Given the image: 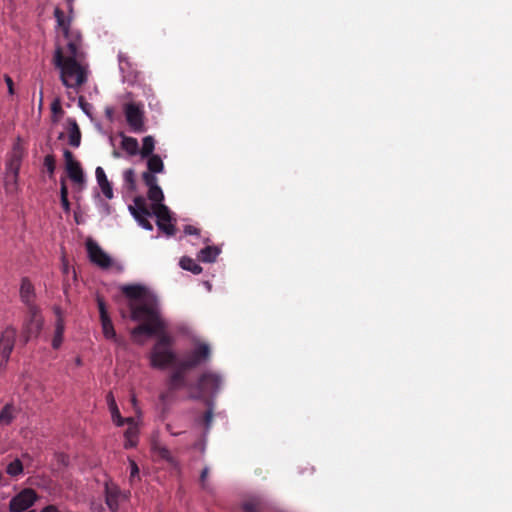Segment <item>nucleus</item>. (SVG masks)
Masks as SVG:
<instances>
[{
  "label": "nucleus",
  "instance_id": "nucleus-5",
  "mask_svg": "<svg viewBox=\"0 0 512 512\" xmlns=\"http://www.w3.org/2000/svg\"><path fill=\"white\" fill-rule=\"evenodd\" d=\"M222 384V377L213 371H206L202 373L196 384L195 389L197 393L191 395L192 399H211L214 398L220 390Z\"/></svg>",
  "mask_w": 512,
  "mask_h": 512
},
{
  "label": "nucleus",
  "instance_id": "nucleus-38",
  "mask_svg": "<svg viewBox=\"0 0 512 512\" xmlns=\"http://www.w3.org/2000/svg\"><path fill=\"white\" fill-rule=\"evenodd\" d=\"M97 305L99 309L100 319L109 318L106 304L102 297L97 296Z\"/></svg>",
  "mask_w": 512,
  "mask_h": 512
},
{
  "label": "nucleus",
  "instance_id": "nucleus-49",
  "mask_svg": "<svg viewBox=\"0 0 512 512\" xmlns=\"http://www.w3.org/2000/svg\"><path fill=\"white\" fill-rule=\"evenodd\" d=\"M67 1V8L69 10L70 13H72L73 11V0H66Z\"/></svg>",
  "mask_w": 512,
  "mask_h": 512
},
{
  "label": "nucleus",
  "instance_id": "nucleus-28",
  "mask_svg": "<svg viewBox=\"0 0 512 512\" xmlns=\"http://www.w3.org/2000/svg\"><path fill=\"white\" fill-rule=\"evenodd\" d=\"M180 266L182 269L192 272L198 275L202 272V267L195 262L192 258L182 257L180 260Z\"/></svg>",
  "mask_w": 512,
  "mask_h": 512
},
{
  "label": "nucleus",
  "instance_id": "nucleus-41",
  "mask_svg": "<svg viewBox=\"0 0 512 512\" xmlns=\"http://www.w3.org/2000/svg\"><path fill=\"white\" fill-rule=\"evenodd\" d=\"M208 475H209V468L205 467L201 471V474H200V484H201L203 489H207L206 480H207Z\"/></svg>",
  "mask_w": 512,
  "mask_h": 512
},
{
  "label": "nucleus",
  "instance_id": "nucleus-43",
  "mask_svg": "<svg viewBox=\"0 0 512 512\" xmlns=\"http://www.w3.org/2000/svg\"><path fill=\"white\" fill-rule=\"evenodd\" d=\"M184 233L187 235H198L199 229L192 225H186L184 228Z\"/></svg>",
  "mask_w": 512,
  "mask_h": 512
},
{
  "label": "nucleus",
  "instance_id": "nucleus-30",
  "mask_svg": "<svg viewBox=\"0 0 512 512\" xmlns=\"http://www.w3.org/2000/svg\"><path fill=\"white\" fill-rule=\"evenodd\" d=\"M154 148H155L154 138L152 136L144 137L143 141H142V149L140 151L142 158H147L150 155H153Z\"/></svg>",
  "mask_w": 512,
  "mask_h": 512
},
{
  "label": "nucleus",
  "instance_id": "nucleus-14",
  "mask_svg": "<svg viewBox=\"0 0 512 512\" xmlns=\"http://www.w3.org/2000/svg\"><path fill=\"white\" fill-rule=\"evenodd\" d=\"M124 112L131 129L134 132H142L144 130V115L140 107L134 103H127Z\"/></svg>",
  "mask_w": 512,
  "mask_h": 512
},
{
  "label": "nucleus",
  "instance_id": "nucleus-8",
  "mask_svg": "<svg viewBox=\"0 0 512 512\" xmlns=\"http://www.w3.org/2000/svg\"><path fill=\"white\" fill-rule=\"evenodd\" d=\"M43 327V318L38 307H31L27 310V318L24 321L21 339L28 343L32 338L38 337Z\"/></svg>",
  "mask_w": 512,
  "mask_h": 512
},
{
  "label": "nucleus",
  "instance_id": "nucleus-2",
  "mask_svg": "<svg viewBox=\"0 0 512 512\" xmlns=\"http://www.w3.org/2000/svg\"><path fill=\"white\" fill-rule=\"evenodd\" d=\"M82 60L65 57L64 49L61 47H57L54 53V64L60 70V80L66 88L75 92H78L88 79V69L81 63Z\"/></svg>",
  "mask_w": 512,
  "mask_h": 512
},
{
  "label": "nucleus",
  "instance_id": "nucleus-25",
  "mask_svg": "<svg viewBox=\"0 0 512 512\" xmlns=\"http://www.w3.org/2000/svg\"><path fill=\"white\" fill-rule=\"evenodd\" d=\"M129 424V427L126 429L124 436H125V443L124 447L126 449L133 448L137 445V439H138V429L133 422H127Z\"/></svg>",
  "mask_w": 512,
  "mask_h": 512
},
{
  "label": "nucleus",
  "instance_id": "nucleus-40",
  "mask_svg": "<svg viewBox=\"0 0 512 512\" xmlns=\"http://www.w3.org/2000/svg\"><path fill=\"white\" fill-rule=\"evenodd\" d=\"M129 461H130V467H131L130 481L132 482L135 477H138V475H139V468H138L137 463L134 460L130 459Z\"/></svg>",
  "mask_w": 512,
  "mask_h": 512
},
{
  "label": "nucleus",
  "instance_id": "nucleus-53",
  "mask_svg": "<svg viewBox=\"0 0 512 512\" xmlns=\"http://www.w3.org/2000/svg\"><path fill=\"white\" fill-rule=\"evenodd\" d=\"M2 478H3V475H2V473H0V481L2 480Z\"/></svg>",
  "mask_w": 512,
  "mask_h": 512
},
{
  "label": "nucleus",
  "instance_id": "nucleus-29",
  "mask_svg": "<svg viewBox=\"0 0 512 512\" xmlns=\"http://www.w3.org/2000/svg\"><path fill=\"white\" fill-rule=\"evenodd\" d=\"M142 178L144 183L149 188L148 192H163L160 186L157 184V178L154 173L144 172Z\"/></svg>",
  "mask_w": 512,
  "mask_h": 512
},
{
  "label": "nucleus",
  "instance_id": "nucleus-18",
  "mask_svg": "<svg viewBox=\"0 0 512 512\" xmlns=\"http://www.w3.org/2000/svg\"><path fill=\"white\" fill-rule=\"evenodd\" d=\"M120 490L115 485L106 484L105 486V501L107 506L112 512H116L119 507L118 499Z\"/></svg>",
  "mask_w": 512,
  "mask_h": 512
},
{
  "label": "nucleus",
  "instance_id": "nucleus-37",
  "mask_svg": "<svg viewBox=\"0 0 512 512\" xmlns=\"http://www.w3.org/2000/svg\"><path fill=\"white\" fill-rule=\"evenodd\" d=\"M124 181L127 184L128 190H133L135 188V174L132 169H128L124 172Z\"/></svg>",
  "mask_w": 512,
  "mask_h": 512
},
{
  "label": "nucleus",
  "instance_id": "nucleus-34",
  "mask_svg": "<svg viewBox=\"0 0 512 512\" xmlns=\"http://www.w3.org/2000/svg\"><path fill=\"white\" fill-rule=\"evenodd\" d=\"M6 472L12 477L19 476L23 473V464L20 459L16 458L7 465Z\"/></svg>",
  "mask_w": 512,
  "mask_h": 512
},
{
  "label": "nucleus",
  "instance_id": "nucleus-3",
  "mask_svg": "<svg viewBox=\"0 0 512 512\" xmlns=\"http://www.w3.org/2000/svg\"><path fill=\"white\" fill-rule=\"evenodd\" d=\"M157 341L149 354L150 365L156 369H165L167 366L176 363V354L172 349L174 339L165 331L154 334Z\"/></svg>",
  "mask_w": 512,
  "mask_h": 512
},
{
  "label": "nucleus",
  "instance_id": "nucleus-52",
  "mask_svg": "<svg viewBox=\"0 0 512 512\" xmlns=\"http://www.w3.org/2000/svg\"><path fill=\"white\" fill-rule=\"evenodd\" d=\"M56 105H57V104H54V105L52 106V109H53V110H55V109H56Z\"/></svg>",
  "mask_w": 512,
  "mask_h": 512
},
{
  "label": "nucleus",
  "instance_id": "nucleus-46",
  "mask_svg": "<svg viewBox=\"0 0 512 512\" xmlns=\"http://www.w3.org/2000/svg\"><path fill=\"white\" fill-rule=\"evenodd\" d=\"M170 392H171V391H169V390H168L167 392H163V393H161V395H160V399H161V401H163V402H164V401H166V399H168V397H169V393H170Z\"/></svg>",
  "mask_w": 512,
  "mask_h": 512
},
{
  "label": "nucleus",
  "instance_id": "nucleus-23",
  "mask_svg": "<svg viewBox=\"0 0 512 512\" xmlns=\"http://www.w3.org/2000/svg\"><path fill=\"white\" fill-rule=\"evenodd\" d=\"M152 450L156 456L165 460L172 467L178 468V461L172 456L171 452L166 447L155 444Z\"/></svg>",
  "mask_w": 512,
  "mask_h": 512
},
{
  "label": "nucleus",
  "instance_id": "nucleus-33",
  "mask_svg": "<svg viewBox=\"0 0 512 512\" xmlns=\"http://www.w3.org/2000/svg\"><path fill=\"white\" fill-rule=\"evenodd\" d=\"M13 418V406L6 404L0 411V425H9Z\"/></svg>",
  "mask_w": 512,
  "mask_h": 512
},
{
  "label": "nucleus",
  "instance_id": "nucleus-26",
  "mask_svg": "<svg viewBox=\"0 0 512 512\" xmlns=\"http://www.w3.org/2000/svg\"><path fill=\"white\" fill-rule=\"evenodd\" d=\"M121 147L129 155H136L139 152V145L136 138L122 135Z\"/></svg>",
  "mask_w": 512,
  "mask_h": 512
},
{
  "label": "nucleus",
  "instance_id": "nucleus-44",
  "mask_svg": "<svg viewBox=\"0 0 512 512\" xmlns=\"http://www.w3.org/2000/svg\"><path fill=\"white\" fill-rule=\"evenodd\" d=\"M5 81H6V84L8 86L9 93L13 94L14 91H13V81H12V79L9 76H5Z\"/></svg>",
  "mask_w": 512,
  "mask_h": 512
},
{
  "label": "nucleus",
  "instance_id": "nucleus-6",
  "mask_svg": "<svg viewBox=\"0 0 512 512\" xmlns=\"http://www.w3.org/2000/svg\"><path fill=\"white\" fill-rule=\"evenodd\" d=\"M152 204V212L157 218V226L168 236L175 234V226L171 223L169 209L162 204L164 194H147Z\"/></svg>",
  "mask_w": 512,
  "mask_h": 512
},
{
  "label": "nucleus",
  "instance_id": "nucleus-20",
  "mask_svg": "<svg viewBox=\"0 0 512 512\" xmlns=\"http://www.w3.org/2000/svg\"><path fill=\"white\" fill-rule=\"evenodd\" d=\"M107 403L112 415L113 422L117 426H123L126 422H133V418H122L112 393L107 395Z\"/></svg>",
  "mask_w": 512,
  "mask_h": 512
},
{
  "label": "nucleus",
  "instance_id": "nucleus-48",
  "mask_svg": "<svg viewBox=\"0 0 512 512\" xmlns=\"http://www.w3.org/2000/svg\"><path fill=\"white\" fill-rule=\"evenodd\" d=\"M166 429H167V431H168V432H170L172 435H179V434H180V432H174V431L172 430V426H171V424H167V425H166Z\"/></svg>",
  "mask_w": 512,
  "mask_h": 512
},
{
  "label": "nucleus",
  "instance_id": "nucleus-27",
  "mask_svg": "<svg viewBox=\"0 0 512 512\" xmlns=\"http://www.w3.org/2000/svg\"><path fill=\"white\" fill-rule=\"evenodd\" d=\"M97 182L101 188V192H112V186L107 179L105 171L102 167H97L95 170Z\"/></svg>",
  "mask_w": 512,
  "mask_h": 512
},
{
  "label": "nucleus",
  "instance_id": "nucleus-12",
  "mask_svg": "<svg viewBox=\"0 0 512 512\" xmlns=\"http://www.w3.org/2000/svg\"><path fill=\"white\" fill-rule=\"evenodd\" d=\"M86 249L89 260L99 266L102 269H107L112 264L110 256L103 251V249L92 239H88L86 242Z\"/></svg>",
  "mask_w": 512,
  "mask_h": 512
},
{
  "label": "nucleus",
  "instance_id": "nucleus-36",
  "mask_svg": "<svg viewBox=\"0 0 512 512\" xmlns=\"http://www.w3.org/2000/svg\"><path fill=\"white\" fill-rule=\"evenodd\" d=\"M43 165L49 176H52L56 168V161L54 156L51 154L46 155Z\"/></svg>",
  "mask_w": 512,
  "mask_h": 512
},
{
  "label": "nucleus",
  "instance_id": "nucleus-17",
  "mask_svg": "<svg viewBox=\"0 0 512 512\" xmlns=\"http://www.w3.org/2000/svg\"><path fill=\"white\" fill-rule=\"evenodd\" d=\"M100 321L104 337L108 340H112L118 346H125V340L117 336L111 318L100 319Z\"/></svg>",
  "mask_w": 512,
  "mask_h": 512
},
{
  "label": "nucleus",
  "instance_id": "nucleus-1",
  "mask_svg": "<svg viewBox=\"0 0 512 512\" xmlns=\"http://www.w3.org/2000/svg\"><path fill=\"white\" fill-rule=\"evenodd\" d=\"M129 309L131 312V319L133 321H141L142 323L136 326L131 331V336L134 342L142 344L139 336L145 334L153 336L156 333L165 331L167 325L161 318L157 301L153 298H145L140 302H130Z\"/></svg>",
  "mask_w": 512,
  "mask_h": 512
},
{
  "label": "nucleus",
  "instance_id": "nucleus-21",
  "mask_svg": "<svg viewBox=\"0 0 512 512\" xmlns=\"http://www.w3.org/2000/svg\"><path fill=\"white\" fill-rule=\"evenodd\" d=\"M22 157H23V148L21 147V145L19 143H17L13 147L10 160L7 164L8 170L10 172H12L14 176H16L18 173Z\"/></svg>",
  "mask_w": 512,
  "mask_h": 512
},
{
  "label": "nucleus",
  "instance_id": "nucleus-35",
  "mask_svg": "<svg viewBox=\"0 0 512 512\" xmlns=\"http://www.w3.org/2000/svg\"><path fill=\"white\" fill-rule=\"evenodd\" d=\"M206 404L208 409L204 413L201 422L205 426L206 430H209L213 421V401L211 399H206Z\"/></svg>",
  "mask_w": 512,
  "mask_h": 512
},
{
  "label": "nucleus",
  "instance_id": "nucleus-7",
  "mask_svg": "<svg viewBox=\"0 0 512 512\" xmlns=\"http://www.w3.org/2000/svg\"><path fill=\"white\" fill-rule=\"evenodd\" d=\"M129 209L139 225L146 230L153 229L149 217L154 216V212H152V204H150V197L147 194H138L134 199V206H129Z\"/></svg>",
  "mask_w": 512,
  "mask_h": 512
},
{
  "label": "nucleus",
  "instance_id": "nucleus-31",
  "mask_svg": "<svg viewBox=\"0 0 512 512\" xmlns=\"http://www.w3.org/2000/svg\"><path fill=\"white\" fill-rule=\"evenodd\" d=\"M81 143V131L76 122L72 123V126L69 130V144L72 147H79Z\"/></svg>",
  "mask_w": 512,
  "mask_h": 512
},
{
  "label": "nucleus",
  "instance_id": "nucleus-19",
  "mask_svg": "<svg viewBox=\"0 0 512 512\" xmlns=\"http://www.w3.org/2000/svg\"><path fill=\"white\" fill-rule=\"evenodd\" d=\"M121 291L131 302H140L146 298L145 288L140 285H125L121 288Z\"/></svg>",
  "mask_w": 512,
  "mask_h": 512
},
{
  "label": "nucleus",
  "instance_id": "nucleus-22",
  "mask_svg": "<svg viewBox=\"0 0 512 512\" xmlns=\"http://www.w3.org/2000/svg\"><path fill=\"white\" fill-rule=\"evenodd\" d=\"M56 313H57V320H56V324H55L54 336L52 339V347L54 349H58L61 346V344L63 342V334H64V329H65L64 322L60 315L59 309L56 310Z\"/></svg>",
  "mask_w": 512,
  "mask_h": 512
},
{
  "label": "nucleus",
  "instance_id": "nucleus-24",
  "mask_svg": "<svg viewBox=\"0 0 512 512\" xmlns=\"http://www.w3.org/2000/svg\"><path fill=\"white\" fill-rule=\"evenodd\" d=\"M220 254V249L216 246H206L201 249L197 255L198 259L205 263H212Z\"/></svg>",
  "mask_w": 512,
  "mask_h": 512
},
{
  "label": "nucleus",
  "instance_id": "nucleus-50",
  "mask_svg": "<svg viewBox=\"0 0 512 512\" xmlns=\"http://www.w3.org/2000/svg\"><path fill=\"white\" fill-rule=\"evenodd\" d=\"M60 192H68L66 185L63 183Z\"/></svg>",
  "mask_w": 512,
  "mask_h": 512
},
{
  "label": "nucleus",
  "instance_id": "nucleus-39",
  "mask_svg": "<svg viewBox=\"0 0 512 512\" xmlns=\"http://www.w3.org/2000/svg\"><path fill=\"white\" fill-rule=\"evenodd\" d=\"M244 512H260V503L256 501H247L243 504Z\"/></svg>",
  "mask_w": 512,
  "mask_h": 512
},
{
  "label": "nucleus",
  "instance_id": "nucleus-15",
  "mask_svg": "<svg viewBox=\"0 0 512 512\" xmlns=\"http://www.w3.org/2000/svg\"><path fill=\"white\" fill-rule=\"evenodd\" d=\"M20 298L21 301L26 305L27 310L31 307H37L34 303L35 289L28 278H23L21 281Z\"/></svg>",
  "mask_w": 512,
  "mask_h": 512
},
{
  "label": "nucleus",
  "instance_id": "nucleus-13",
  "mask_svg": "<svg viewBox=\"0 0 512 512\" xmlns=\"http://www.w3.org/2000/svg\"><path fill=\"white\" fill-rule=\"evenodd\" d=\"M64 158L66 162V170L69 178L78 185L79 189H83L85 177L81 165L78 161L74 160L73 154L69 150L64 151Z\"/></svg>",
  "mask_w": 512,
  "mask_h": 512
},
{
  "label": "nucleus",
  "instance_id": "nucleus-51",
  "mask_svg": "<svg viewBox=\"0 0 512 512\" xmlns=\"http://www.w3.org/2000/svg\"><path fill=\"white\" fill-rule=\"evenodd\" d=\"M108 199H111L114 194H104Z\"/></svg>",
  "mask_w": 512,
  "mask_h": 512
},
{
  "label": "nucleus",
  "instance_id": "nucleus-11",
  "mask_svg": "<svg viewBox=\"0 0 512 512\" xmlns=\"http://www.w3.org/2000/svg\"><path fill=\"white\" fill-rule=\"evenodd\" d=\"M36 492L31 488H25L16 494L9 503L10 512H23L30 508L37 500Z\"/></svg>",
  "mask_w": 512,
  "mask_h": 512
},
{
  "label": "nucleus",
  "instance_id": "nucleus-9",
  "mask_svg": "<svg viewBox=\"0 0 512 512\" xmlns=\"http://www.w3.org/2000/svg\"><path fill=\"white\" fill-rule=\"evenodd\" d=\"M211 358V349L207 343H197L195 347L186 354L183 360L178 362L181 368L192 370L203 363H206Z\"/></svg>",
  "mask_w": 512,
  "mask_h": 512
},
{
  "label": "nucleus",
  "instance_id": "nucleus-10",
  "mask_svg": "<svg viewBox=\"0 0 512 512\" xmlns=\"http://www.w3.org/2000/svg\"><path fill=\"white\" fill-rule=\"evenodd\" d=\"M17 331L14 327L8 326L0 336V371L4 369L13 351Z\"/></svg>",
  "mask_w": 512,
  "mask_h": 512
},
{
  "label": "nucleus",
  "instance_id": "nucleus-45",
  "mask_svg": "<svg viewBox=\"0 0 512 512\" xmlns=\"http://www.w3.org/2000/svg\"><path fill=\"white\" fill-rule=\"evenodd\" d=\"M113 113H114V111L112 108H110V107L106 108V116L108 119L112 120Z\"/></svg>",
  "mask_w": 512,
  "mask_h": 512
},
{
  "label": "nucleus",
  "instance_id": "nucleus-47",
  "mask_svg": "<svg viewBox=\"0 0 512 512\" xmlns=\"http://www.w3.org/2000/svg\"><path fill=\"white\" fill-rule=\"evenodd\" d=\"M118 58H119L120 67H121V69H123V66H122V65H123V63H124L127 59H126V57H125L123 54H119Z\"/></svg>",
  "mask_w": 512,
  "mask_h": 512
},
{
  "label": "nucleus",
  "instance_id": "nucleus-4",
  "mask_svg": "<svg viewBox=\"0 0 512 512\" xmlns=\"http://www.w3.org/2000/svg\"><path fill=\"white\" fill-rule=\"evenodd\" d=\"M54 17L67 40L66 51H64L65 57L83 59L85 55L82 51V36L80 32L70 29V18H65L64 12L60 8H55Z\"/></svg>",
  "mask_w": 512,
  "mask_h": 512
},
{
  "label": "nucleus",
  "instance_id": "nucleus-32",
  "mask_svg": "<svg viewBox=\"0 0 512 512\" xmlns=\"http://www.w3.org/2000/svg\"><path fill=\"white\" fill-rule=\"evenodd\" d=\"M147 166L149 169L148 172H151V173H159L163 170V167H164L163 161L160 158V156L155 155V154L149 156Z\"/></svg>",
  "mask_w": 512,
  "mask_h": 512
},
{
  "label": "nucleus",
  "instance_id": "nucleus-42",
  "mask_svg": "<svg viewBox=\"0 0 512 512\" xmlns=\"http://www.w3.org/2000/svg\"><path fill=\"white\" fill-rule=\"evenodd\" d=\"M61 195V206L64 209V211L69 212L70 211V203L68 200V194H60Z\"/></svg>",
  "mask_w": 512,
  "mask_h": 512
},
{
  "label": "nucleus",
  "instance_id": "nucleus-16",
  "mask_svg": "<svg viewBox=\"0 0 512 512\" xmlns=\"http://www.w3.org/2000/svg\"><path fill=\"white\" fill-rule=\"evenodd\" d=\"M186 369L181 368V365L177 364V369L171 373L168 379V388L169 391H176L180 388L187 387L186 382Z\"/></svg>",
  "mask_w": 512,
  "mask_h": 512
}]
</instances>
